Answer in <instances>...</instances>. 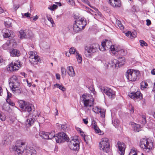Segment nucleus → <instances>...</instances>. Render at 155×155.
I'll return each mask as SVG.
<instances>
[{
	"instance_id": "f257e3e1",
	"label": "nucleus",
	"mask_w": 155,
	"mask_h": 155,
	"mask_svg": "<svg viewBox=\"0 0 155 155\" xmlns=\"http://www.w3.org/2000/svg\"><path fill=\"white\" fill-rule=\"evenodd\" d=\"M26 147L25 142L19 140L17 141L15 146L12 147V149L15 155H21Z\"/></svg>"
},
{
	"instance_id": "f03ea898",
	"label": "nucleus",
	"mask_w": 155,
	"mask_h": 155,
	"mask_svg": "<svg viewBox=\"0 0 155 155\" xmlns=\"http://www.w3.org/2000/svg\"><path fill=\"white\" fill-rule=\"evenodd\" d=\"M140 73L137 70L129 69L126 73V77L128 80L131 81H136L139 78Z\"/></svg>"
},
{
	"instance_id": "7ed1b4c3",
	"label": "nucleus",
	"mask_w": 155,
	"mask_h": 155,
	"mask_svg": "<svg viewBox=\"0 0 155 155\" xmlns=\"http://www.w3.org/2000/svg\"><path fill=\"white\" fill-rule=\"evenodd\" d=\"M9 86L13 93L18 92L19 91V83L17 78L15 75H13L11 78L9 82Z\"/></svg>"
},
{
	"instance_id": "20e7f679",
	"label": "nucleus",
	"mask_w": 155,
	"mask_h": 155,
	"mask_svg": "<svg viewBox=\"0 0 155 155\" xmlns=\"http://www.w3.org/2000/svg\"><path fill=\"white\" fill-rule=\"evenodd\" d=\"M81 100L84 103V107H91L93 106L94 100L91 95L84 94L81 95Z\"/></svg>"
},
{
	"instance_id": "39448f33",
	"label": "nucleus",
	"mask_w": 155,
	"mask_h": 155,
	"mask_svg": "<svg viewBox=\"0 0 155 155\" xmlns=\"http://www.w3.org/2000/svg\"><path fill=\"white\" fill-rule=\"evenodd\" d=\"M75 23L73 25V29L74 31L77 32L80 30L83 29L86 25V20L81 18V19L75 21Z\"/></svg>"
},
{
	"instance_id": "423d86ee",
	"label": "nucleus",
	"mask_w": 155,
	"mask_h": 155,
	"mask_svg": "<svg viewBox=\"0 0 155 155\" xmlns=\"http://www.w3.org/2000/svg\"><path fill=\"white\" fill-rule=\"evenodd\" d=\"M98 45L93 44L89 46L85 47L84 54L87 57H90L91 55L96 52L98 49Z\"/></svg>"
},
{
	"instance_id": "0eeeda50",
	"label": "nucleus",
	"mask_w": 155,
	"mask_h": 155,
	"mask_svg": "<svg viewBox=\"0 0 155 155\" xmlns=\"http://www.w3.org/2000/svg\"><path fill=\"white\" fill-rule=\"evenodd\" d=\"M99 147L101 150L104 152H108L110 149L109 140L107 138H103L99 143Z\"/></svg>"
},
{
	"instance_id": "6e6552de",
	"label": "nucleus",
	"mask_w": 155,
	"mask_h": 155,
	"mask_svg": "<svg viewBox=\"0 0 155 155\" xmlns=\"http://www.w3.org/2000/svg\"><path fill=\"white\" fill-rule=\"evenodd\" d=\"M140 147L146 152H148L153 147V143L149 142L146 139H142L140 141Z\"/></svg>"
},
{
	"instance_id": "1a4fd4ad",
	"label": "nucleus",
	"mask_w": 155,
	"mask_h": 155,
	"mask_svg": "<svg viewBox=\"0 0 155 155\" xmlns=\"http://www.w3.org/2000/svg\"><path fill=\"white\" fill-rule=\"evenodd\" d=\"M20 107L22 109L28 112H31L34 107L31 104L24 101H20L19 102Z\"/></svg>"
},
{
	"instance_id": "9d476101",
	"label": "nucleus",
	"mask_w": 155,
	"mask_h": 155,
	"mask_svg": "<svg viewBox=\"0 0 155 155\" xmlns=\"http://www.w3.org/2000/svg\"><path fill=\"white\" fill-rule=\"evenodd\" d=\"M55 140L58 143L63 142L65 141L68 142V137L64 133L60 132L55 136Z\"/></svg>"
},
{
	"instance_id": "9b49d317",
	"label": "nucleus",
	"mask_w": 155,
	"mask_h": 155,
	"mask_svg": "<svg viewBox=\"0 0 155 155\" xmlns=\"http://www.w3.org/2000/svg\"><path fill=\"white\" fill-rule=\"evenodd\" d=\"M68 146L71 150L78 151L79 149V141L76 139H73L69 142Z\"/></svg>"
},
{
	"instance_id": "f8f14e48",
	"label": "nucleus",
	"mask_w": 155,
	"mask_h": 155,
	"mask_svg": "<svg viewBox=\"0 0 155 155\" xmlns=\"http://www.w3.org/2000/svg\"><path fill=\"white\" fill-rule=\"evenodd\" d=\"M102 92L107 95L109 98L112 99L115 97V92L110 88L107 87H104L101 89Z\"/></svg>"
},
{
	"instance_id": "ddd939ff",
	"label": "nucleus",
	"mask_w": 155,
	"mask_h": 155,
	"mask_svg": "<svg viewBox=\"0 0 155 155\" xmlns=\"http://www.w3.org/2000/svg\"><path fill=\"white\" fill-rule=\"evenodd\" d=\"M125 60V59L124 57L119 58L117 61L114 59L111 61L110 66L112 67H115L117 69L120 67V66L124 64Z\"/></svg>"
},
{
	"instance_id": "4468645a",
	"label": "nucleus",
	"mask_w": 155,
	"mask_h": 155,
	"mask_svg": "<svg viewBox=\"0 0 155 155\" xmlns=\"http://www.w3.org/2000/svg\"><path fill=\"white\" fill-rule=\"evenodd\" d=\"M129 96L135 101H139L143 98L141 93L140 91H138L135 92H132L129 94Z\"/></svg>"
},
{
	"instance_id": "2eb2a0df",
	"label": "nucleus",
	"mask_w": 155,
	"mask_h": 155,
	"mask_svg": "<svg viewBox=\"0 0 155 155\" xmlns=\"http://www.w3.org/2000/svg\"><path fill=\"white\" fill-rule=\"evenodd\" d=\"M21 67V65L20 62L16 61L15 62H12L8 65L7 68L8 71H16L19 68Z\"/></svg>"
},
{
	"instance_id": "dca6fc26",
	"label": "nucleus",
	"mask_w": 155,
	"mask_h": 155,
	"mask_svg": "<svg viewBox=\"0 0 155 155\" xmlns=\"http://www.w3.org/2000/svg\"><path fill=\"white\" fill-rule=\"evenodd\" d=\"M26 118L25 124L27 127H29L34 124L35 119L32 115L30 114L26 117Z\"/></svg>"
},
{
	"instance_id": "f3484780",
	"label": "nucleus",
	"mask_w": 155,
	"mask_h": 155,
	"mask_svg": "<svg viewBox=\"0 0 155 155\" xmlns=\"http://www.w3.org/2000/svg\"><path fill=\"white\" fill-rule=\"evenodd\" d=\"M2 32L4 34L3 36L5 38L11 39L13 37V32L11 30L4 29L2 30Z\"/></svg>"
},
{
	"instance_id": "a211bd4d",
	"label": "nucleus",
	"mask_w": 155,
	"mask_h": 155,
	"mask_svg": "<svg viewBox=\"0 0 155 155\" xmlns=\"http://www.w3.org/2000/svg\"><path fill=\"white\" fill-rule=\"evenodd\" d=\"M109 3L112 7L114 8L120 7L121 6L120 0H108Z\"/></svg>"
},
{
	"instance_id": "6ab92c4d",
	"label": "nucleus",
	"mask_w": 155,
	"mask_h": 155,
	"mask_svg": "<svg viewBox=\"0 0 155 155\" xmlns=\"http://www.w3.org/2000/svg\"><path fill=\"white\" fill-rule=\"evenodd\" d=\"M92 110L96 113H100L101 116L102 118H104L105 116V110L104 109H101L98 108L97 107H95L92 108Z\"/></svg>"
},
{
	"instance_id": "aec40b11",
	"label": "nucleus",
	"mask_w": 155,
	"mask_h": 155,
	"mask_svg": "<svg viewBox=\"0 0 155 155\" xmlns=\"http://www.w3.org/2000/svg\"><path fill=\"white\" fill-rule=\"evenodd\" d=\"M118 145L119 153L121 155H124L125 149V145L123 143L118 142L117 143Z\"/></svg>"
},
{
	"instance_id": "412c9836",
	"label": "nucleus",
	"mask_w": 155,
	"mask_h": 155,
	"mask_svg": "<svg viewBox=\"0 0 155 155\" xmlns=\"http://www.w3.org/2000/svg\"><path fill=\"white\" fill-rule=\"evenodd\" d=\"M92 126L97 133H98L101 135L103 134V132L102 131L98 128L96 122L94 120L92 121Z\"/></svg>"
},
{
	"instance_id": "4be33fe9",
	"label": "nucleus",
	"mask_w": 155,
	"mask_h": 155,
	"mask_svg": "<svg viewBox=\"0 0 155 155\" xmlns=\"http://www.w3.org/2000/svg\"><path fill=\"white\" fill-rule=\"evenodd\" d=\"M67 72L68 74L70 77H73L75 75V72L72 66L68 67L67 68Z\"/></svg>"
},
{
	"instance_id": "5701e85b",
	"label": "nucleus",
	"mask_w": 155,
	"mask_h": 155,
	"mask_svg": "<svg viewBox=\"0 0 155 155\" xmlns=\"http://www.w3.org/2000/svg\"><path fill=\"white\" fill-rule=\"evenodd\" d=\"M26 155H36V152L33 147H30L26 150Z\"/></svg>"
},
{
	"instance_id": "b1692460",
	"label": "nucleus",
	"mask_w": 155,
	"mask_h": 155,
	"mask_svg": "<svg viewBox=\"0 0 155 155\" xmlns=\"http://www.w3.org/2000/svg\"><path fill=\"white\" fill-rule=\"evenodd\" d=\"M10 53L11 56L18 57L20 55V52L17 49H12L10 50Z\"/></svg>"
},
{
	"instance_id": "393cba45",
	"label": "nucleus",
	"mask_w": 155,
	"mask_h": 155,
	"mask_svg": "<svg viewBox=\"0 0 155 155\" xmlns=\"http://www.w3.org/2000/svg\"><path fill=\"white\" fill-rule=\"evenodd\" d=\"M40 58L37 55L35 57H33L29 59V61L32 64H37L39 62Z\"/></svg>"
},
{
	"instance_id": "a878e982",
	"label": "nucleus",
	"mask_w": 155,
	"mask_h": 155,
	"mask_svg": "<svg viewBox=\"0 0 155 155\" xmlns=\"http://www.w3.org/2000/svg\"><path fill=\"white\" fill-rule=\"evenodd\" d=\"M112 45V44L111 41L107 40H106L105 41H104L101 43V45L103 46H105L107 49L110 47Z\"/></svg>"
},
{
	"instance_id": "bb28decb",
	"label": "nucleus",
	"mask_w": 155,
	"mask_h": 155,
	"mask_svg": "<svg viewBox=\"0 0 155 155\" xmlns=\"http://www.w3.org/2000/svg\"><path fill=\"white\" fill-rule=\"evenodd\" d=\"M11 142V140L9 139L8 137L6 136L5 137L2 141V144L5 146L8 145Z\"/></svg>"
},
{
	"instance_id": "cd10ccee",
	"label": "nucleus",
	"mask_w": 155,
	"mask_h": 155,
	"mask_svg": "<svg viewBox=\"0 0 155 155\" xmlns=\"http://www.w3.org/2000/svg\"><path fill=\"white\" fill-rule=\"evenodd\" d=\"M39 135L42 138L48 140V133L44 131L40 132L39 133Z\"/></svg>"
},
{
	"instance_id": "c85d7f7f",
	"label": "nucleus",
	"mask_w": 155,
	"mask_h": 155,
	"mask_svg": "<svg viewBox=\"0 0 155 155\" xmlns=\"http://www.w3.org/2000/svg\"><path fill=\"white\" fill-rule=\"evenodd\" d=\"M140 123L143 124H144L146 123V117L143 115L140 117Z\"/></svg>"
},
{
	"instance_id": "c756f323",
	"label": "nucleus",
	"mask_w": 155,
	"mask_h": 155,
	"mask_svg": "<svg viewBox=\"0 0 155 155\" xmlns=\"http://www.w3.org/2000/svg\"><path fill=\"white\" fill-rule=\"evenodd\" d=\"M109 49H110L111 51H115V52L113 53L115 54H116V52H118V48L117 47L115 48V46L114 45H111Z\"/></svg>"
},
{
	"instance_id": "7c9ffc66",
	"label": "nucleus",
	"mask_w": 155,
	"mask_h": 155,
	"mask_svg": "<svg viewBox=\"0 0 155 155\" xmlns=\"http://www.w3.org/2000/svg\"><path fill=\"white\" fill-rule=\"evenodd\" d=\"M19 36L20 37V38H25V37L26 36V34L25 33L24 30H20L19 31Z\"/></svg>"
},
{
	"instance_id": "2f4dec72",
	"label": "nucleus",
	"mask_w": 155,
	"mask_h": 155,
	"mask_svg": "<svg viewBox=\"0 0 155 155\" xmlns=\"http://www.w3.org/2000/svg\"><path fill=\"white\" fill-rule=\"evenodd\" d=\"M54 87H56L57 88H59L61 90L64 91L66 90V88L64 87V86L61 85L60 84H56L54 85Z\"/></svg>"
},
{
	"instance_id": "473e14b6",
	"label": "nucleus",
	"mask_w": 155,
	"mask_h": 155,
	"mask_svg": "<svg viewBox=\"0 0 155 155\" xmlns=\"http://www.w3.org/2000/svg\"><path fill=\"white\" fill-rule=\"evenodd\" d=\"M10 43L9 41H8L3 45L2 47L4 49L7 50L10 48Z\"/></svg>"
},
{
	"instance_id": "72a5a7b5",
	"label": "nucleus",
	"mask_w": 155,
	"mask_h": 155,
	"mask_svg": "<svg viewBox=\"0 0 155 155\" xmlns=\"http://www.w3.org/2000/svg\"><path fill=\"white\" fill-rule=\"evenodd\" d=\"M116 24L117 25L120 29L123 30L124 29V26L121 24L120 21L119 20H117L116 22Z\"/></svg>"
},
{
	"instance_id": "f704fd0d",
	"label": "nucleus",
	"mask_w": 155,
	"mask_h": 155,
	"mask_svg": "<svg viewBox=\"0 0 155 155\" xmlns=\"http://www.w3.org/2000/svg\"><path fill=\"white\" fill-rule=\"evenodd\" d=\"M55 135L54 132H51V133H48V139H51L52 138L55 139Z\"/></svg>"
},
{
	"instance_id": "c9c22d12",
	"label": "nucleus",
	"mask_w": 155,
	"mask_h": 155,
	"mask_svg": "<svg viewBox=\"0 0 155 155\" xmlns=\"http://www.w3.org/2000/svg\"><path fill=\"white\" fill-rule=\"evenodd\" d=\"M76 54H77L76 57L78 62L79 63H81L82 61L81 56V55L79 54L77 52H76Z\"/></svg>"
},
{
	"instance_id": "e433bc0d",
	"label": "nucleus",
	"mask_w": 155,
	"mask_h": 155,
	"mask_svg": "<svg viewBox=\"0 0 155 155\" xmlns=\"http://www.w3.org/2000/svg\"><path fill=\"white\" fill-rule=\"evenodd\" d=\"M134 130L135 132H139L140 130V125L137 124H135Z\"/></svg>"
},
{
	"instance_id": "4c0bfd02",
	"label": "nucleus",
	"mask_w": 155,
	"mask_h": 155,
	"mask_svg": "<svg viewBox=\"0 0 155 155\" xmlns=\"http://www.w3.org/2000/svg\"><path fill=\"white\" fill-rule=\"evenodd\" d=\"M61 71L62 77H65L66 74L65 69L63 67H61Z\"/></svg>"
},
{
	"instance_id": "58836bf2",
	"label": "nucleus",
	"mask_w": 155,
	"mask_h": 155,
	"mask_svg": "<svg viewBox=\"0 0 155 155\" xmlns=\"http://www.w3.org/2000/svg\"><path fill=\"white\" fill-rule=\"evenodd\" d=\"M29 56V59H30L33 57H35V56H37L35 54V53L33 51H29L28 53Z\"/></svg>"
},
{
	"instance_id": "ea45409f",
	"label": "nucleus",
	"mask_w": 155,
	"mask_h": 155,
	"mask_svg": "<svg viewBox=\"0 0 155 155\" xmlns=\"http://www.w3.org/2000/svg\"><path fill=\"white\" fill-rule=\"evenodd\" d=\"M148 86L147 83L145 81H142L141 83V87L143 88L147 87Z\"/></svg>"
},
{
	"instance_id": "a19ab883",
	"label": "nucleus",
	"mask_w": 155,
	"mask_h": 155,
	"mask_svg": "<svg viewBox=\"0 0 155 155\" xmlns=\"http://www.w3.org/2000/svg\"><path fill=\"white\" fill-rule=\"evenodd\" d=\"M6 119V117L3 113H1L0 114V119L2 121H5Z\"/></svg>"
},
{
	"instance_id": "79ce46f5",
	"label": "nucleus",
	"mask_w": 155,
	"mask_h": 155,
	"mask_svg": "<svg viewBox=\"0 0 155 155\" xmlns=\"http://www.w3.org/2000/svg\"><path fill=\"white\" fill-rule=\"evenodd\" d=\"M6 102L12 106H14L15 105V104L13 103L11 100L7 99H6Z\"/></svg>"
},
{
	"instance_id": "37998d69",
	"label": "nucleus",
	"mask_w": 155,
	"mask_h": 155,
	"mask_svg": "<svg viewBox=\"0 0 155 155\" xmlns=\"http://www.w3.org/2000/svg\"><path fill=\"white\" fill-rule=\"evenodd\" d=\"M140 45L141 46H147V44L145 41L143 40H140Z\"/></svg>"
},
{
	"instance_id": "c03bdc74",
	"label": "nucleus",
	"mask_w": 155,
	"mask_h": 155,
	"mask_svg": "<svg viewBox=\"0 0 155 155\" xmlns=\"http://www.w3.org/2000/svg\"><path fill=\"white\" fill-rule=\"evenodd\" d=\"M47 19L48 21H50L52 25V26H53V25L54 24V21L52 18L50 17H49L48 16H47Z\"/></svg>"
},
{
	"instance_id": "a18cd8bd",
	"label": "nucleus",
	"mask_w": 155,
	"mask_h": 155,
	"mask_svg": "<svg viewBox=\"0 0 155 155\" xmlns=\"http://www.w3.org/2000/svg\"><path fill=\"white\" fill-rule=\"evenodd\" d=\"M76 52L77 51H76V50L74 49V48L72 47L69 50V53L70 54H76Z\"/></svg>"
},
{
	"instance_id": "49530a36",
	"label": "nucleus",
	"mask_w": 155,
	"mask_h": 155,
	"mask_svg": "<svg viewBox=\"0 0 155 155\" xmlns=\"http://www.w3.org/2000/svg\"><path fill=\"white\" fill-rule=\"evenodd\" d=\"M67 128V125L66 124H64L61 125V129L63 131H65Z\"/></svg>"
},
{
	"instance_id": "de8ad7c7",
	"label": "nucleus",
	"mask_w": 155,
	"mask_h": 155,
	"mask_svg": "<svg viewBox=\"0 0 155 155\" xmlns=\"http://www.w3.org/2000/svg\"><path fill=\"white\" fill-rule=\"evenodd\" d=\"M99 48L100 49V50L102 51H104L105 50H107V48H106V47H105V46H102L101 45V48H100L99 46H98V48Z\"/></svg>"
},
{
	"instance_id": "09e8293b",
	"label": "nucleus",
	"mask_w": 155,
	"mask_h": 155,
	"mask_svg": "<svg viewBox=\"0 0 155 155\" xmlns=\"http://www.w3.org/2000/svg\"><path fill=\"white\" fill-rule=\"evenodd\" d=\"M129 155H137V154L134 150L132 149L129 153Z\"/></svg>"
},
{
	"instance_id": "8fccbe9b",
	"label": "nucleus",
	"mask_w": 155,
	"mask_h": 155,
	"mask_svg": "<svg viewBox=\"0 0 155 155\" xmlns=\"http://www.w3.org/2000/svg\"><path fill=\"white\" fill-rule=\"evenodd\" d=\"M81 1L87 4L90 7L92 8V6L91 5L90 3L88 0H81Z\"/></svg>"
},
{
	"instance_id": "3c124183",
	"label": "nucleus",
	"mask_w": 155,
	"mask_h": 155,
	"mask_svg": "<svg viewBox=\"0 0 155 155\" xmlns=\"http://www.w3.org/2000/svg\"><path fill=\"white\" fill-rule=\"evenodd\" d=\"M5 25L7 28H9L11 26V23L9 21L5 22Z\"/></svg>"
},
{
	"instance_id": "603ef678",
	"label": "nucleus",
	"mask_w": 155,
	"mask_h": 155,
	"mask_svg": "<svg viewBox=\"0 0 155 155\" xmlns=\"http://www.w3.org/2000/svg\"><path fill=\"white\" fill-rule=\"evenodd\" d=\"M57 6L55 5H53L51 6V7L50 8H48V9L51 10H53L54 9L56 8Z\"/></svg>"
},
{
	"instance_id": "864d4df0",
	"label": "nucleus",
	"mask_w": 155,
	"mask_h": 155,
	"mask_svg": "<svg viewBox=\"0 0 155 155\" xmlns=\"http://www.w3.org/2000/svg\"><path fill=\"white\" fill-rule=\"evenodd\" d=\"M132 34V33L130 31H128L127 32L125 33V35L126 36L129 37L130 38H131Z\"/></svg>"
},
{
	"instance_id": "5fc2aeb1",
	"label": "nucleus",
	"mask_w": 155,
	"mask_h": 155,
	"mask_svg": "<svg viewBox=\"0 0 155 155\" xmlns=\"http://www.w3.org/2000/svg\"><path fill=\"white\" fill-rule=\"evenodd\" d=\"M112 123L115 127L119 125V123L117 120H114V122H112Z\"/></svg>"
},
{
	"instance_id": "6e6d98bb",
	"label": "nucleus",
	"mask_w": 155,
	"mask_h": 155,
	"mask_svg": "<svg viewBox=\"0 0 155 155\" xmlns=\"http://www.w3.org/2000/svg\"><path fill=\"white\" fill-rule=\"evenodd\" d=\"M80 132V134L81 136L83 137L84 138V140L85 141V134H84V133L82 131V130L80 129L79 130Z\"/></svg>"
},
{
	"instance_id": "4d7b16f0",
	"label": "nucleus",
	"mask_w": 155,
	"mask_h": 155,
	"mask_svg": "<svg viewBox=\"0 0 155 155\" xmlns=\"http://www.w3.org/2000/svg\"><path fill=\"white\" fill-rule=\"evenodd\" d=\"M131 35L132 36H131V39L136 37L137 35V33L135 32H133L132 33V34Z\"/></svg>"
},
{
	"instance_id": "13d9d810",
	"label": "nucleus",
	"mask_w": 155,
	"mask_h": 155,
	"mask_svg": "<svg viewBox=\"0 0 155 155\" xmlns=\"http://www.w3.org/2000/svg\"><path fill=\"white\" fill-rule=\"evenodd\" d=\"M67 1L69 4L71 5H73L74 4V2L73 0H67Z\"/></svg>"
},
{
	"instance_id": "bf43d9fd",
	"label": "nucleus",
	"mask_w": 155,
	"mask_h": 155,
	"mask_svg": "<svg viewBox=\"0 0 155 155\" xmlns=\"http://www.w3.org/2000/svg\"><path fill=\"white\" fill-rule=\"evenodd\" d=\"M87 118L86 119H83V121L85 124H87L88 123Z\"/></svg>"
},
{
	"instance_id": "052dcab7",
	"label": "nucleus",
	"mask_w": 155,
	"mask_h": 155,
	"mask_svg": "<svg viewBox=\"0 0 155 155\" xmlns=\"http://www.w3.org/2000/svg\"><path fill=\"white\" fill-rule=\"evenodd\" d=\"M119 52L121 53V54L123 55H124L126 54V51L123 50H121L119 51Z\"/></svg>"
},
{
	"instance_id": "680f3d73",
	"label": "nucleus",
	"mask_w": 155,
	"mask_h": 155,
	"mask_svg": "<svg viewBox=\"0 0 155 155\" xmlns=\"http://www.w3.org/2000/svg\"><path fill=\"white\" fill-rule=\"evenodd\" d=\"M147 25L148 26L150 25L151 24V22L150 21L149 19H147L146 20Z\"/></svg>"
},
{
	"instance_id": "e2e57ef3",
	"label": "nucleus",
	"mask_w": 155,
	"mask_h": 155,
	"mask_svg": "<svg viewBox=\"0 0 155 155\" xmlns=\"http://www.w3.org/2000/svg\"><path fill=\"white\" fill-rule=\"evenodd\" d=\"M24 15L27 17H30L31 15V14L28 12H27L25 13Z\"/></svg>"
},
{
	"instance_id": "0e129e2a",
	"label": "nucleus",
	"mask_w": 155,
	"mask_h": 155,
	"mask_svg": "<svg viewBox=\"0 0 155 155\" xmlns=\"http://www.w3.org/2000/svg\"><path fill=\"white\" fill-rule=\"evenodd\" d=\"M89 89L90 90V91H91V92L93 93L94 94V92H95L94 89V88L93 87H90L89 88Z\"/></svg>"
},
{
	"instance_id": "69168bd1",
	"label": "nucleus",
	"mask_w": 155,
	"mask_h": 155,
	"mask_svg": "<svg viewBox=\"0 0 155 155\" xmlns=\"http://www.w3.org/2000/svg\"><path fill=\"white\" fill-rule=\"evenodd\" d=\"M56 77L57 79L59 80L60 79V75L58 74H56Z\"/></svg>"
},
{
	"instance_id": "338daca9",
	"label": "nucleus",
	"mask_w": 155,
	"mask_h": 155,
	"mask_svg": "<svg viewBox=\"0 0 155 155\" xmlns=\"http://www.w3.org/2000/svg\"><path fill=\"white\" fill-rule=\"evenodd\" d=\"M38 18V17L37 15H36L35 17L32 18V20L34 21H36Z\"/></svg>"
},
{
	"instance_id": "774afa93",
	"label": "nucleus",
	"mask_w": 155,
	"mask_h": 155,
	"mask_svg": "<svg viewBox=\"0 0 155 155\" xmlns=\"http://www.w3.org/2000/svg\"><path fill=\"white\" fill-rule=\"evenodd\" d=\"M151 73L153 75H155V69H153L151 71Z\"/></svg>"
}]
</instances>
